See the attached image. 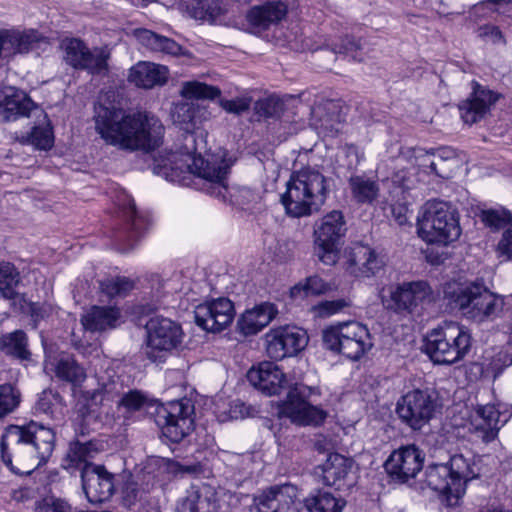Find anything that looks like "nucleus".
Masks as SVG:
<instances>
[{"instance_id": "nucleus-62", "label": "nucleus", "mask_w": 512, "mask_h": 512, "mask_svg": "<svg viewBox=\"0 0 512 512\" xmlns=\"http://www.w3.org/2000/svg\"><path fill=\"white\" fill-rule=\"evenodd\" d=\"M170 470L174 473L180 474H195L198 473L201 468L199 465H184L174 462L170 464Z\"/></svg>"}, {"instance_id": "nucleus-6", "label": "nucleus", "mask_w": 512, "mask_h": 512, "mask_svg": "<svg viewBox=\"0 0 512 512\" xmlns=\"http://www.w3.org/2000/svg\"><path fill=\"white\" fill-rule=\"evenodd\" d=\"M417 233L426 243L446 246L459 238L461 229L447 203L429 201L417 218Z\"/></svg>"}, {"instance_id": "nucleus-37", "label": "nucleus", "mask_w": 512, "mask_h": 512, "mask_svg": "<svg viewBox=\"0 0 512 512\" xmlns=\"http://www.w3.org/2000/svg\"><path fill=\"white\" fill-rule=\"evenodd\" d=\"M450 470V479H452V496L460 498L466 491L468 481L475 478V473L471 467L470 461L461 454L453 455L449 463L445 464Z\"/></svg>"}, {"instance_id": "nucleus-19", "label": "nucleus", "mask_w": 512, "mask_h": 512, "mask_svg": "<svg viewBox=\"0 0 512 512\" xmlns=\"http://www.w3.org/2000/svg\"><path fill=\"white\" fill-rule=\"evenodd\" d=\"M234 304L228 298H217L196 306V324L208 332H220L234 319Z\"/></svg>"}, {"instance_id": "nucleus-11", "label": "nucleus", "mask_w": 512, "mask_h": 512, "mask_svg": "<svg viewBox=\"0 0 512 512\" xmlns=\"http://www.w3.org/2000/svg\"><path fill=\"white\" fill-rule=\"evenodd\" d=\"M313 395H319L317 388L302 383L294 384L289 388L286 400L279 406V415L299 425H319L324 421L326 413L308 402Z\"/></svg>"}, {"instance_id": "nucleus-64", "label": "nucleus", "mask_w": 512, "mask_h": 512, "mask_svg": "<svg viewBox=\"0 0 512 512\" xmlns=\"http://www.w3.org/2000/svg\"><path fill=\"white\" fill-rule=\"evenodd\" d=\"M3 31H4V30H1V31H0V33H1V32H3Z\"/></svg>"}, {"instance_id": "nucleus-8", "label": "nucleus", "mask_w": 512, "mask_h": 512, "mask_svg": "<svg viewBox=\"0 0 512 512\" xmlns=\"http://www.w3.org/2000/svg\"><path fill=\"white\" fill-rule=\"evenodd\" d=\"M322 341L328 350L359 360L373 346L368 328L356 321L342 322L322 331Z\"/></svg>"}, {"instance_id": "nucleus-9", "label": "nucleus", "mask_w": 512, "mask_h": 512, "mask_svg": "<svg viewBox=\"0 0 512 512\" xmlns=\"http://www.w3.org/2000/svg\"><path fill=\"white\" fill-rule=\"evenodd\" d=\"M347 231L344 215L333 210L316 222L314 227L315 253L325 265H334L338 261L339 243Z\"/></svg>"}, {"instance_id": "nucleus-27", "label": "nucleus", "mask_w": 512, "mask_h": 512, "mask_svg": "<svg viewBox=\"0 0 512 512\" xmlns=\"http://www.w3.org/2000/svg\"><path fill=\"white\" fill-rule=\"evenodd\" d=\"M117 205L121 217H123L129 226L127 240L131 243L121 247L122 252H126L133 248V243L142 235L148 226L145 217L138 214L133 199L126 193L122 192L117 197Z\"/></svg>"}, {"instance_id": "nucleus-55", "label": "nucleus", "mask_w": 512, "mask_h": 512, "mask_svg": "<svg viewBox=\"0 0 512 512\" xmlns=\"http://www.w3.org/2000/svg\"><path fill=\"white\" fill-rule=\"evenodd\" d=\"M148 401V397L143 392L139 390H129L128 392H123L119 400V406L123 407L128 412H135L146 406Z\"/></svg>"}, {"instance_id": "nucleus-48", "label": "nucleus", "mask_w": 512, "mask_h": 512, "mask_svg": "<svg viewBox=\"0 0 512 512\" xmlns=\"http://www.w3.org/2000/svg\"><path fill=\"white\" fill-rule=\"evenodd\" d=\"M2 347L7 354L20 359H27L30 355L27 350V337L21 330L4 335L1 338Z\"/></svg>"}, {"instance_id": "nucleus-49", "label": "nucleus", "mask_w": 512, "mask_h": 512, "mask_svg": "<svg viewBox=\"0 0 512 512\" xmlns=\"http://www.w3.org/2000/svg\"><path fill=\"white\" fill-rule=\"evenodd\" d=\"M424 157V161L430 170L442 178L449 177L444 167L446 162L456 161V153L452 148L449 147L440 148L432 154L427 152Z\"/></svg>"}, {"instance_id": "nucleus-1", "label": "nucleus", "mask_w": 512, "mask_h": 512, "mask_svg": "<svg viewBox=\"0 0 512 512\" xmlns=\"http://www.w3.org/2000/svg\"><path fill=\"white\" fill-rule=\"evenodd\" d=\"M203 114V109L193 102H179L173 106V123L180 125L186 133L183 146L169 153L164 160V174L170 181L179 182L185 179L184 174H192L198 179L197 184L202 191L225 201L228 194L227 178L233 162L227 158V152L221 149L217 153L203 157L198 136L189 132L190 128L201 120ZM199 138L204 148L206 143L202 134Z\"/></svg>"}, {"instance_id": "nucleus-12", "label": "nucleus", "mask_w": 512, "mask_h": 512, "mask_svg": "<svg viewBox=\"0 0 512 512\" xmlns=\"http://www.w3.org/2000/svg\"><path fill=\"white\" fill-rule=\"evenodd\" d=\"M193 415V404L184 398L157 407L155 421L166 438L178 443L194 429Z\"/></svg>"}, {"instance_id": "nucleus-18", "label": "nucleus", "mask_w": 512, "mask_h": 512, "mask_svg": "<svg viewBox=\"0 0 512 512\" xmlns=\"http://www.w3.org/2000/svg\"><path fill=\"white\" fill-rule=\"evenodd\" d=\"M501 412L493 404L478 405L469 415L467 431L475 441L488 444L494 441L506 423L501 420Z\"/></svg>"}, {"instance_id": "nucleus-50", "label": "nucleus", "mask_w": 512, "mask_h": 512, "mask_svg": "<svg viewBox=\"0 0 512 512\" xmlns=\"http://www.w3.org/2000/svg\"><path fill=\"white\" fill-rule=\"evenodd\" d=\"M64 406L63 398L59 393L52 390H44L37 402V409L52 417H57L58 414L61 415Z\"/></svg>"}, {"instance_id": "nucleus-34", "label": "nucleus", "mask_w": 512, "mask_h": 512, "mask_svg": "<svg viewBox=\"0 0 512 512\" xmlns=\"http://www.w3.org/2000/svg\"><path fill=\"white\" fill-rule=\"evenodd\" d=\"M119 317L120 311L115 307L93 306L82 315L81 323L87 331L103 332L114 329Z\"/></svg>"}, {"instance_id": "nucleus-56", "label": "nucleus", "mask_w": 512, "mask_h": 512, "mask_svg": "<svg viewBox=\"0 0 512 512\" xmlns=\"http://www.w3.org/2000/svg\"><path fill=\"white\" fill-rule=\"evenodd\" d=\"M35 512H72L71 506L67 501L47 496L35 503Z\"/></svg>"}, {"instance_id": "nucleus-33", "label": "nucleus", "mask_w": 512, "mask_h": 512, "mask_svg": "<svg viewBox=\"0 0 512 512\" xmlns=\"http://www.w3.org/2000/svg\"><path fill=\"white\" fill-rule=\"evenodd\" d=\"M287 14V6L282 1H269L255 6L247 14V21L255 28L265 30L281 21Z\"/></svg>"}, {"instance_id": "nucleus-23", "label": "nucleus", "mask_w": 512, "mask_h": 512, "mask_svg": "<svg viewBox=\"0 0 512 512\" xmlns=\"http://www.w3.org/2000/svg\"><path fill=\"white\" fill-rule=\"evenodd\" d=\"M43 114L32 99L14 87L0 89V119L4 122L16 121L31 114Z\"/></svg>"}, {"instance_id": "nucleus-29", "label": "nucleus", "mask_w": 512, "mask_h": 512, "mask_svg": "<svg viewBox=\"0 0 512 512\" xmlns=\"http://www.w3.org/2000/svg\"><path fill=\"white\" fill-rule=\"evenodd\" d=\"M40 35L34 30L3 31L0 33V57H10L17 53H27L34 49Z\"/></svg>"}, {"instance_id": "nucleus-59", "label": "nucleus", "mask_w": 512, "mask_h": 512, "mask_svg": "<svg viewBox=\"0 0 512 512\" xmlns=\"http://www.w3.org/2000/svg\"><path fill=\"white\" fill-rule=\"evenodd\" d=\"M497 251L506 260H512V226L503 232Z\"/></svg>"}, {"instance_id": "nucleus-44", "label": "nucleus", "mask_w": 512, "mask_h": 512, "mask_svg": "<svg viewBox=\"0 0 512 512\" xmlns=\"http://www.w3.org/2000/svg\"><path fill=\"white\" fill-rule=\"evenodd\" d=\"M42 116V121L35 125L30 134L26 137L25 142L32 144L37 149L48 150L53 145V134L50 127L47 115L39 114Z\"/></svg>"}, {"instance_id": "nucleus-25", "label": "nucleus", "mask_w": 512, "mask_h": 512, "mask_svg": "<svg viewBox=\"0 0 512 512\" xmlns=\"http://www.w3.org/2000/svg\"><path fill=\"white\" fill-rule=\"evenodd\" d=\"M247 379L258 390L271 396L280 392L285 382V375L275 363L264 361L250 368Z\"/></svg>"}, {"instance_id": "nucleus-10", "label": "nucleus", "mask_w": 512, "mask_h": 512, "mask_svg": "<svg viewBox=\"0 0 512 512\" xmlns=\"http://www.w3.org/2000/svg\"><path fill=\"white\" fill-rule=\"evenodd\" d=\"M437 407V397L433 391L413 389L399 398L396 413L411 429L421 430L433 419Z\"/></svg>"}, {"instance_id": "nucleus-30", "label": "nucleus", "mask_w": 512, "mask_h": 512, "mask_svg": "<svg viewBox=\"0 0 512 512\" xmlns=\"http://www.w3.org/2000/svg\"><path fill=\"white\" fill-rule=\"evenodd\" d=\"M348 269L355 275L370 277L384 266L383 260L368 246H356L348 258Z\"/></svg>"}, {"instance_id": "nucleus-26", "label": "nucleus", "mask_w": 512, "mask_h": 512, "mask_svg": "<svg viewBox=\"0 0 512 512\" xmlns=\"http://www.w3.org/2000/svg\"><path fill=\"white\" fill-rule=\"evenodd\" d=\"M279 311L275 304L264 302L247 310L238 320L237 327L245 335H255L276 318Z\"/></svg>"}, {"instance_id": "nucleus-38", "label": "nucleus", "mask_w": 512, "mask_h": 512, "mask_svg": "<svg viewBox=\"0 0 512 512\" xmlns=\"http://www.w3.org/2000/svg\"><path fill=\"white\" fill-rule=\"evenodd\" d=\"M311 114L316 128L321 129L325 133L339 131L342 116L337 102L330 100L318 104L312 109Z\"/></svg>"}, {"instance_id": "nucleus-54", "label": "nucleus", "mask_w": 512, "mask_h": 512, "mask_svg": "<svg viewBox=\"0 0 512 512\" xmlns=\"http://www.w3.org/2000/svg\"><path fill=\"white\" fill-rule=\"evenodd\" d=\"M333 50L335 53L344 54L355 61H362L364 58L361 40L352 36H345L339 44L334 45Z\"/></svg>"}, {"instance_id": "nucleus-4", "label": "nucleus", "mask_w": 512, "mask_h": 512, "mask_svg": "<svg viewBox=\"0 0 512 512\" xmlns=\"http://www.w3.org/2000/svg\"><path fill=\"white\" fill-rule=\"evenodd\" d=\"M329 191L328 178L320 170L304 167L291 174L280 200L290 217H307L320 211Z\"/></svg>"}, {"instance_id": "nucleus-17", "label": "nucleus", "mask_w": 512, "mask_h": 512, "mask_svg": "<svg viewBox=\"0 0 512 512\" xmlns=\"http://www.w3.org/2000/svg\"><path fill=\"white\" fill-rule=\"evenodd\" d=\"M64 50L65 62L76 69H85L92 74H99L107 70V61L110 54L105 49L90 51L79 39H65L61 44Z\"/></svg>"}, {"instance_id": "nucleus-31", "label": "nucleus", "mask_w": 512, "mask_h": 512, "mask_svg": "<svg viewBox=\"0 0 512 512\" xmlns=\"http://www.w3.org/2000/svg\"><path fill=\"white\" fill-rule=\"evenodd\" d=\"M102 451L103 443L101 441L77 437L69 443L65 457L67 467L79 468L81 465L92 464L90 461Z\"/></svg>"}, {"instance_id": "nucleus-7", "label": "nucleus", "mask_w": 512, "mask_h": 512, "mask_svg": "<svg viewBox=\"0 0 512 512\" xmlns=\"http://www.w3.org/2000/svg\"><path fill=\"white\" fill-rule=\"evenodd\" d=\"M471 341V334L466 327L448 322L427 335L425 352L434 363L453 364L469 352Z\"/></svg>"}, {"instance_id": "nucleus-63", "label": "nucleus", "mask_w": 512, "mask_h": 512, "mask_svg": "<svg viewBox=\"0 0 512 512\" xmlns=\"http://www.w3.org/2000/svg\"><path fill=\"white\" fill-rule=\"evenodd\" d=\"M31 311H32V317L34 318L35 321H37V320L44 319L45 317H47L52 312V308L49 305H41V306L34 305L31 309Z\"/></svg>"}, {"instance_id": "nucleus-22", "label": "nucleus", "mask_w": 512, "mask_h": 512, "mask_svg": "<svg viewBox=\"0 0 512 512\" xmlns=\"http://www.w3.org/2000/svg\"><path fill=\"white\" fill-rule=\"evenodd\" d=\"M424 457L415 445L400 447L385 462V470L395 480L405 483L422 469Z\"/></svg>"}, {"instance_id": "nucleus-20", "label": "nucleus", "mask_w": 512, "mask_h": 512, "mask_svg": "<svg viewBox=\"0 0 512 512\" xmlns=\"http://www.w3.org/2000/svg\"><path fill=\"white\" fill-rule=\"evenodd\" d=\"M81 481L86 498L92 504L109 500L115 492L114 475L103 465L82 466Z\"/></svg>"}, {"instance_id": "nucleus-58", "label": "nucleus", "mask_w": 512, "mask_h": 512, "mask_svg": "<svg viewBox=\"0 0 512 512\" xmlns=\"http://www.w3.org/2000/svg\"><path fill=\"white\" fill-rule=\"evenodd\" d=\"M220 105L228 113L241 115L242 113L249 110L251 105V98L237 97L231 100L222 99L220 100Z\"/></svg>"}, {"instance_id": "nucleus-36", "label": "nucleus", "mask_w": 512, "mask_h": 512, "mask_svg": "<svg viewBox=\"0 0 512 512\" xmlns=\"http://www.w3.org/2000/svg\"><path fill=\"white\" fill-rule=\"evenodd\" d=\"M353 467V461L338 453L330 454L323 464V481L341 489Z\"/></svg>"}, {"instance_id": "nucleus-14", "label": "nucleus", "mask_w": 512, "mask_h": 512, "mask_svg": "<svg viewBox=\"0 0 512 512\" xmlns=\"http://www.w3.org/2000/svg\"><path fill=\"white\" fill-rule=\"evenodd\" d=\"M147 345L145 353L152 361L160 358L159 353L177 348L183 337L181 326L169 318L155 316L146 323Z\"/></svg>"}, {"instance_id": "nucleus-28", "label": "nucleus", "mask_w": 512, "mask_h": 512, "mask_svg": "<svg viewBox=\"0 0 512 512\" xmlns=\"http://www.w3.org/2000/svg\"><path fill=\"white\" fill-rule=\"evenodd\" d=\"M128 79L137 87L150 89L167 82L168 69L160 64L140 61L130 69Z\"/></svg>"}, {"instance_id": "nucleus-40", "label": "nucleus", "mask_w": 512, "mask_h": 512, "mask_svg": "<svg viewBox=\"0 0 512 512\" xmlns=\"http://www.w3.org/2000/svg\"><path fill=\"white\" fill-rule=\"evenodd\" d=\"M55 375L73 385H80L86 379V372L71 356H62L54 364Z\"/></svg>"}, {"instance_id": "nucleus-21", "label": "nucleus", "mask_w": 512, "mask_h": 512, "mask_svg": "<svg viewBox=\"0 0 512 512\" xmlns=\"http://www.w3.org/2000/svg\"><path fill=\"white\" fill-rule=\"evenodd\" d=\"M471 88L469 96L458 104L460 117L468 125L483 120L499 98L497 93L476 81L471 83Z\"/></svg>"}, {"instance_id": "nucleus-16", "label": "nucleus", "mask_w": 512, "mask_h": 512, "mask_svg": "<svg viewBox=\"0 0 512 512\" xmlns=\"http://www.w3.org/2000/svg\"><path fill=\"white\" fill-rule=\"evenodd\" d=\"M266 352L271 359L282 360L296 355L308 343L305 330L296 326H282L271 329L265 335Z\"/></svg>"}, {"instance_id": "nucleus-39", "label": "nucleus", "mask_w": 512, "mask_h": 512, "mask_svg": "<svg viewBox=\"0 0 512 512\" xmlns=\"http://www.w3.org/2000/svg\"><path fill=\"white\" fill-rule=\"evenodd\" d=\"M348 184L352 198L357 203L370 204L378 197V183L364 175L351 176Z\"/></svg>"}, {"instance_id": "nucleus-60", "label": "nucleus", "mask_w": 512, "mask_h": 512, "mask_svg": "<svg viewBox=\"0 0 512 512\" xmlns=\"http://www.w3.org/2000/svg\"><path fill=\"white\" fill-rule=\"evenodd\" d=\"M343 152L345 153L346 157L348 158V168L354 169L358 166L362 159V153L359 151L358 147L353 144H347L343 148Z\"/></svg>"}, {"instance_id": "nucleus-53", "label": "nucleus", "mask_w": 512, "mask_h": 512, "mask_svg": "<svg viewBox=\"0 0 512 512\" xmlns=\"http://www.w3.org/2000/svg\"><path fill=\"white\" fill-rule=\"evenodd\" d=\"M20 403V393L10 384L0 385V418L15 410Z\"/></svg>"}, {"instance_id": "nucleus-24", "label": "nucleus", "mask_w": 512, "mask_h": 512, "mask_svg": "<svg viewBox=\"0 0 512 512\" xmlns=\"http://www.w3.org/2000/svg\"><path fill=\"white\" fill-rule=\"evenodd\" d=\"M178 512H226L224 501L210 486L192 487L178 506Z\"/></svg>"}, {"instance_id": "nucleus-13", "label": "nucleus", "mask_w": 512, "mask_h": 512, "mask_svg": "<svg viewBox=\"0 0 512 512\" xmlns=\"http://www.w3.org/2000/svg\"><path fill=\"white\" fill-rule=\"evenodd\" d=\"M432 289L425 281L404 282L383 289L382 304L395 312H412L418 306L432 301Z\"/></svg>"}, {"instance_id": "nucleus-52", "label": "nucleus", "mask_w": 512, "mask_h": 512, "mask_svg": "<svg viewBox=\"0 0 512 512\" xmlns=\"http://www.w3.org/2000/svg\"><path fill=\"white\" fill-rule=\"evenodd\" d=\"M480 217L486 226L494 230H499L512 221L511 213L504 208L483 210Z\"/></svg>"}, {"instance_id": "nucleus-61", "label": "nucleus", "mask_w": 512, "mask_h": 512, "mask_svg": "<svg viewBox=\"0 0 512 512\" xmlns=\"http://www.w3.org/2000/svg\"><path fill=\"white\" fill-rule=\"evenodd\" d=\"M480 35L481 36H489L493 42L500 43L505 42L504 36L501 32V30L494 26V25H485L480 28Z\"/></svg>"}, {"instance_id": "nucleus-43", "label": "nucleus", "mask_w": 512, "mask_h": 512, "mask_svg": "<svg viewBox=\"0 0 512 512\" xmlns=\"http://www.w3.org/2000/svg\"><path fill=\"white\" fill-rule=\"evenodd\" d=\"M304 504L309 512H342L346 502L329 492L318 491L306 498Z\"/></svg>"}, {"instance_id": "nucleus-35", "label": "nucleus", "mask_w": 512, "mask_h": 512, "mask_svg": "<svg viewBox=\"0 0 512 512\" xmlns=\"http://www.w3.org/2000/svg\"><path fill=\"white\" fill-rule=\"evenodd\" d=\"M424 483L431 490L444 495L448 505H455L459 498L452 496V479L445 464H431L425 470Z\"/></svg>"}, {"instance_id": "nucleus-15", "label": "nucleus", "mask_w": 512, "mask_h": 512, "mask_svg": "<svg viewBox=\"0 0 512 512\" xmlns=\"http://www.w3.org/2000/svg\"><path fill=\"white\" fill-rule=\"evenodd\" d=\"M298 488L290 483L273 485L253 499L250 512H299Z\"/></svg>"}, {"instance_id": "nucleus-45", "label": "nucleus", "mask_w": 512, "mask_h": 512, "mask_svg": "<svg viewBox=\"0 0 512 512\" xmlns=\"http://www.w3.org/2000/svg\"><path fill=\"white\" fill-rule=\"evenodd\" d=\"M102 293L109 298L125 297L135 287V282L125 276L108 277L99 282Z\"/></svg>"}, {"instance_id": "nucleus-32", "label": "nucleus", "mask_w": 512, "mask_h": 512, "mask_svg": "<svg viewBox=\"0 0 512 512\" xmlns=\"http://www.w3.org/2000/svg\"><path fill=\"white\" fill-rule=\"evenodd\" d=\"M134 35L137 41L147 50L170 56L184 55L183 47L172 38L148 29H136Z\"/></svg>"}, {"instance_id": "nucleus-51", "label": "nucleus", "mask_w": 512, "mask_h": 512, "mask_svg": "<svg viewBox=\"0 0 512 512\" xmlns=\"http://www.w3.org/2000/svg\"><path fill=\"white\" fill-rule=\"evenodd\" d=\"M254 111L259 117H279L283 112V102L276 96L259 99L254 104Z\"/></svg>"}, {"instance_id": "nucleus-47", "label": "nucleus", "mask_w": 512, "mask_h": 512, "mask_svg": "<svg viewBox=\"0 0 512 512\" xmlns=\"http://www.w3.org/2000/svg\"><path fill=\"white\" fill-rule=\"evenodd\" d=\"M180 94L187 99L213 100L220 96L219 88L199 81H187L182 84Z\"/></svg>"}, {"instance_id": "nucleus-2", "label": "nucleus", "mask_w": 512, "mask_h": 512, "mask_svg": "<svg viewBox=\"0 0 512 512\" xmlns=\"http://www.w3.org/2000/svg\"><path fill=\"white\" fill-rule=\"evenodd\" d=\"M95 127L107 144L127 151H151L163 138L160 120L145 113L126 114L115 107H95Z\"/></svg>"}, {"instance_id": "nucleus-57", "label": "nucleus", "mask_w": 512, "mask_h": 512, "mask_svg": "<svg viewBox=\"0 0 512 512\" xmlns=\"http://www.w3.org/2000/svg\"><path fill=\"white\" fill-rule=\"evenodd\" d=\"M349 306V302L346 299H336L331 301H322L312 307V311L318 317H329L343 310Z\"/></svg>"}, {"instance_id": "nucleus-46", "label": "nucleus", "mask_w": 512, "mask_h": 512, "mask_svg": "<svg viewBox=\"0 0 512 512\" xmlns=\"http://www.w3.org/2000/svg\"><path fill=\"white\" fill-rule=\"evenodd\" d=\"M20 283V274L16 267L9 263H0V293L7 299H13L17 295V287Z\"/></svg>"}, {"instance_id": "nucleus-41", "label": "nucleus", "mask_w": 512, "mask_h": 512, "mask_svg": "<svg viewBox=\"0 0 512 512\" xmlns=\"http://www.w3.org/2000/svg\"><path fill=\"white\" fill-rule=\"evenodd\" d=\"M124 384L119 376L103 375L99 378L98 388L91 395L95 404H102L104 400L112 401L122 396Z\"/></svg>"}, {"instance_id": "nucleus-5", "label": "nucleus", "mask_w": 512, "mask_h": 512, "mask_svg": "<svg viewBox=\"0 0 512 512\" xmlns=\"http://www.w3.org/2000/svg\"><path fill=\"white\" fill-rule=\"evenodd\" d=\"M443 294L452 309L458 310L463 317L476 323L494 321L504 308V299L483 283H447Z\"/></svg>"}, {"instance_id": "nucleus-42", "label": "nucleus", "mask_w": 512, "mask_h": 512, "mask_svg": "<svg viewBox=\"0 0 512 512\" xmlns=\"http://www.w3.org/2000/svg\"><path fill=\"white\" fill-rule=\"evenodd\" d=\"M332 290L330 283L318 275H312L300 281L290 289L291 298L304 299L309 296H319Z\"/></svg>"}, {"instance_id": "nucleus-3", "label": "nucleus", "mask_w": 512, "mask_h": 512, "mask_svg": "<svg viewBox=\"0 0 512 512\" xmlns=\"http://www.w3.org/2000/svg\"><path fill=\"white\" fill-rule=\"evenodd\" d=\"M54 431L37 422L26 426L11 425L1 438V456L16 474H30L52 455Z\"/></svg>"}]
</instances>
